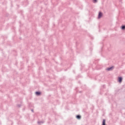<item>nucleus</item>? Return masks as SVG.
Segmentation results:
<instances>
[{"label": "nucleus", "instance_id": "nucleus-1", "mask_svg": "<svg viewBox=\"0 0 125 125\" xmlns=\"http://www.w3.org/2000/svg\"><path fill=\"white\" fill-rule=\"evenodd\" d=\"M103 16V13H102V12H99L98 16V19H100Z\"/></svg>", "mask_w": 125, "mask_h": 125}, {"label": "nucleus", "instance_id": "nucleus-2", "mask_svg": "<svg viewBox=\"0 0 125 125\" xmlns=\"http://www.w3.org/2000/svg\"><path fill=\"white\" fill-rule=\"evenodd\" d=\"M113 69H114V66H112L110 67H108L106 69V71L108 72L110 71H113Z\"/></svg>", "mask_w": 125, "mask_h": 125}, {"label": "nucleus", "instance_id": "nucleus-3", "mask_svg": "<svg viewBox=\"0 0 125 125\" xmlns=\"http://www.w3.org/2000/svg\"><path fill=\"white\" fill-rule=\"evenodd\" d=\"M118 83H122L123 82V77H119L118 78Z\"/></svg>", "mask_w": 125, "mask_h": 125}, {"label": "nucleus", "instance_id": "nucleus-4", "mask_svg": "<svg viewBox=\"0 0 125 125\" xmlns=\"http://www.w3.org/2000/svg\"><path fill=\"white\" fill-rule=\"evenodd\" d=\"M35 94L36 95H37V96H40V95H41V94H42V92H41V91H36L35 92Z\"/></svg>", "mask_w": 125, "mask_h": 125}, {"label": "nucleus", "instance_id": "nucleus-5", "mask_svg": "<svg viewBox=\"0 0 125 125\" xmlns=\"http://www.w3.org/2000/svg\"><path fill=\"white\" fill-rule=\"evenodd\" d=\"M76 118L77 120H81L82 119V116L80 115H76Z\"/></svg>", "mask_w": 125, "mask_h": 125}, {"label": "nucleus", "instance_id": "nucleus-6", "mask_svg": "<svg viewBox=\"0 0 125 125\" xmlns=\"http://www.w3.org/2000/svg\"><path fill=\"white\" fill-rule=\"evenodd\" d=\"M102 125H106V120L103 119Z\"/></svg>", "mask_w": 125, "mask_h": 125}, {"label": "nucleus", "instance_id": "nucleus-7", "mask_svg": "<svg viewBox=\"0 0 125 125\" xmlns=\"http://www.w3.org/2000/svg\"><path fill=\"white\" fill-rule=\"evenodd\" d=\"M44 121H38V125H42V124H44Z\"/></svg>", "mask_w": 125, "mask_h": 125}, {"label": "nucleus", "instance_id": "nucleus-8", "mask_svg": "<svg viewBox=\"0 0 125 125\" xmlns=\"http://www.w3.org/2000/svg\"><path fill=\"white\" fill-rule=\"evenodd\" d=\"M121 29L122 30H125V25H123L122 26H121Z\"/></svg>", "mask_w": 125, "mask_h": 125}, {"label": "nucleus", "instance_id": "nucleus-9", "mask_svg": "<svg viewBox=\"0 0 125 125\" xmlns=\"http://www.w3.org/2000/svg\"><path fill=\"white\" fill-rule=\"evenodd\" d=\"M93 2L94 3H96V2H97V0H93Z\"/></svg>", "mask_w": 125, "mask_h": 125}, {"label": "nucleus", "instance_id": "nucleus-10", "mask_svg": "<svg viewBox=\"0 0 125 125\" xmlns=\"http://www.w3.org/2000/svg\"><path fill=\"white\" fill-rule=\"evenodd\" d=\"M18 107L20 108V107H21V104H18Z\"/></svg>", "mask_w": 125, "mask_h": 125}, {"label": "nucleus", "instance_id": "nucleus-11", "mask_svg": "<svg viewBox=\"0 0 125 125\" xmlns=\"http://www.w3.org/2000/svg\"><path fill=\"white\" fill-rule=\"evenodd\" d=\"M31 111L32 112V113H34V109H31Z\"/></svg>", "mask_w": 125, "mask_h": 125}, {"label": "nucleus", "instance_id": "nucleus-12", "mask_svg": "<svg viewBox=\"0 0 125 125\" xmlns=\"http://www.w3.org/2000/svg\"><path fill=\"white\" fill-rule=\"evenodd\" d=\"M104 86H105V85H103V87H104Z\"/></svg>", "mask_w": 125, "mask_h": 125}, {"label": "nucleus", "instance_id": "nucleus-13", "mask_svg": "<svg viewBox=\"0 0 125 125\" xmlns=\"http://www.w3.org/2000/svg\"><path fill=\"white\" fill-rule=\"evenodd\" d=\"M80 92V93H81V92H82V91H80V92Z\"/></svg>", "mask_w": 125, "mask_h": 125}]
</instances>
